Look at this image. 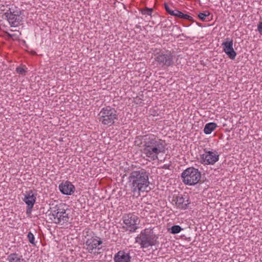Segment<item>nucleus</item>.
Here are the masks:
<instances>
[{
	"label": "nucleus",
	"instance_id": "6ab92c4d",
	"mask_svg": "<svg viewBox=\"0 0 262 262\" xmlns=\"http://www.w3.org/2000/svg\"><path fill=\"white\" fill-rule=\"evenodd\" d=\"M182 228L179 225H174L170 229V232L172 234H177L180 233Z\"/></svg>",
	"mask_w": 262,
	"mask_h": 262
},
{
	"label": "nucleus",
	"instance_id": "393cba45",
	"mask_svg": "<svg viewBox=\"0 0 262 262\" xmlns=\"http://www.w3.org/2000/svg\"><path fill=\"white\" fill-rule=\"evenodd\" d=\"M257 31L260 34L262 35V21H260L257 24Z\"/></svg>",
	"mask_w": 262,
	"mask_h": 262
},
{
	"label": "nucleus",
	"instance_id": "dca6fc26",
	"mask_svg": "<svg viewBox=\"0 0 262 262\" xmlns=\"http://www.w3.org/2000/svg\"><path fill=\"white\" fill-rule=\"evenodd\" d=\"M132 257L128 251L120 250L115 254L114 262H131Z\"/></svg>",
	"mask_w": 262,
	"mask_h": 262
},
{
	"label": "nucleus",
	"instance_id": "ddd939ff",
	"mask_svg": "<svg viewBox=\"0 0 262 262\" xmlns=\"http://www.w3.org/2000/svg\"><path fill=\"white\" fill-rule=\"evenodd\" d=\"M24 195L23 201L27 205V213H30L36 202V196L32 190L26 191Z\"/></svg>",
	"mask_w": 262,
	"mask_h": 262
},
{
	"label": "nucleus",
	"instance_id": "4be33fe9",
	"mask_svg": "<svg viewBox=\"0 0 262 262\" xmlns=\"http://www.w3.org/2000/svg\"><path fill=\"white\" fill-rule=\"evenodd\" d=\"M152 11V9L146 8L141 11V13L143 15L151 16Z\"/></svg>",
	"mask_w": 262,
	"mask_h": 262
},
{
	"label": "nucleus",
	"instance_id": "20e7f679",
	"mask_svg": "<svg viewBox=\"0 0 262 262\" xmlns=\"http://www.w3.org/2000/svg\"><path fill=\"white\" fill-rule=\"evenodd\" d=\"M98 120L103 125L111 126L118 119L115 108L110 106L103 107L98 114Z\"/></svg>",
	"mask_w": 262,
	"mask_h": 262
},
{
	"label": "nucleus",
	"instance_id": "cd10ccee",
	"mask_svg": "<svg viewBox=\"0 0 262 262\" xmlns=\"http://www.w3.org/2000/svg\"><path fill=\"white\" fill-rule=\"evenodd\" d=\"M177 12V15L175 16L176 17H177L178 18H182V16H183V13L182 12L180 11H178V12Z\"/></svg>",
	"mask_w": 262,
	"mask_h": 262
},
{
	"label": "nucleus",
	"instance_id": "c756f323",
	"mask_svg": "<svg viewBox=\"0 0 262 262\" xmlns=\"http://www.w3.org/2000/svg\"><path fill=\"white\" fill-rule=\"evenodd\" d=\"M169 14L171 15L174 16V10H171Z\"/></svg>",
	"mask_w": 262,
	"mask_h": 262
},
{
	"label": "nucleus",
	"instance_id": "7c9ffc66",
	"mask_svg": "<svg viewBox=\"0 0 262 262\" xmlns=\"http://www.w3.org/2000/svg\"><path fill=\"white\" fill-rule=\"evenodd\" d=\"M178 10L177 9H174V16H175L176 15H177V12H178Z\"/></svg>",
	"mask_w": 262,
	"mask_h": 262
},
{
	"label": "nucleus",
	"instance_id": "f03ea898",
	"mask_svg": "<svg viewBox=\"0 0 262 262\" xmlns=\"http://www.w3.org/2000/svg\"><path fill=\"white\" fill-rule=\"evenodd\" d=\"M129 186L131 191L138 195L141 192H148L150 190L148 173L144 169L132 171L128 178Z\"/></svg>",
	"mask_w": 262,
	"mask_h": 262
},
{
	"label": "nucleus",
	"instance_id": "aec40b11",
	"mask_svg": "<svg viewBox=\"0 0 262 262\" xmlns=\"http://www.w3.org/2000/svg\"><path fill=\"white\" fill-rule=\"evenodd\" d=\"M28 238L29 239V242L33 245H35L36 242L35 241V237L33 234L29 232L27 235Z\"/></svg>",
	"mask_w": 262,
	"mask_h": 262
},
{
	"label": "nucleus",
	"instance_id": "4468645a",
	"mask_svg": "<svg viewBox=\"0 0 262 262\" xmlns=\"http://www.w3.org/2000/svg\"><path fill=\"white\" fill-rule=\"evenodd\" d=\"M172 202L174 203L177 208L183 210L186 209L190 204L187 195L176 196L173 198Z\"/></svg>",
	"mask_w": 262,
	"mask_h": 262
},
{
	"label": "nucleus",
	"instance_id": "b1692460",
	"mask_svg": "<svg viewBox=\"0 0 262 262\" xmlns=\"http://www.w3.org/2000/svg\"><path fill=\"white\" fill-rule=\"evenodd\" d=\"M181 18L186 19V20H192L193 19L192 16H191L188 14H184V13H183V16H182Z\"/></svg>",
	"mask_w": 262,
	"mask_h": 262
},
{
	"label": "nucleus",
	"instance_id": "412c9836",
	"mask_svg": "<svg viewBox=\"0 0 262 262\" xmlns=\"http://www.w3.org/2000/svg\"><path fill=\"white\" fill-rule=\"evenodd\" d=\"M210 15V13L208 11H205L204 13H200L198 14V17L201 20H205L206 17Z\"/></svg>",
	"mask_w": 262,
	"mask_h": 262
},
{
	"label": "nucleus",
	"instance_id": "c85d7f7f",
	"mask_svg": "<svg viewBox=\"0 0 262 262\" xmlns=\"http://www.w3.org/2000/svg\"><path fill=\"white\" fill-rule=\"evenodd\" d=\"M7 35L10 38H13L15 36V35L14 34H10L9 33L7 32Z\"/></svg>",
	"mask_w": 262,
	"mask_h": 262
},
{
	"label": "nucleus",
	"instance_id": "9b49d317",
	"mask_svg": "<svg viewBox=\"0 0 262 262\" xmlns=\"http://www.w3.org/2000/svg\"><path fill=\"white\" fill-rule=\"evenodd\" d=\"M155 61L160 67L165 69L173 64V56L170 52L162 53L155 57Z\"/></svg>",
	"mask_w": 262,
	"mask_h": 262
},
{
	"label": "nucleus",
	"instance_id": "0eeeda50",
	"mask_svg": "<svg viewBox=\"0 0 262 262\" xmlns=\"http://www.w3.org/2000/svg\"><path fill=\"white\" fill-rule=\"evenodd\" d=\"M123 228L129 233H134L139 228V217L134 213L124 214L122 217Z\"/></svg>",
	"mask_w": 262,
	"mask_h": 262
},
{
	"label": "nucleus",
	"instance_id": "a878e982",
	"mask_svg": "<svg viewBox=\"0 0 262 262\" xmlns=\"http://www.w3.org/2000/svg\"><path fill=\"white\" fill-rule=\"evenodd\" d=\"M164 8L166 11V12L169 14V12L171 11L172 9L170 8V7L168 6V5L166 4H164Z\"/></svg>",
	"mask_w": 262,
	"mask_h": 262
},
{
	"label": "nucleus",
	"instance_id": "6e6552de",
	"mask_svg": "<svg viewBox=\"0 0 262 262\" xmlns=\"http://www.w3.org/2000/svg\"><path fill=\"white\" fill-rule=\"evenodd\" d=\"M102 241L98 236H93L86 239L84 248L87 252L93 255H98L101 253Z\"/></svg>",
	"mask_w": 262,
	"mask_h": 262
},
{
	"label": "nucleus",
	"instance_id": "39448f33",
	"mask_svg": "<svg viewBox=\"0 0 262 262\" xmlns=\"http://www.w3.org/2000/svg\"><path fill=\"white\" fill-rule=\"evenodd\" d=\"M181 177L184 184L192 186L199 182L201 174L198 169L194 167H189L182 172Z\"/></svg>",
	"mask_w": 262,
	"mask_h": 262
},
{
	"label": "nucleus",
	"instance_id": "f257e3e1",
	"mask_svg": "<svg viewBox=\"0 0 262 262\" xmlns=\"http://www.w3.org/2000/svg\"><path fill=\"white\" fill-rule=\"evenodd\" d=\"M165 152L166 146L163 140L152 134L144 137L143 153L148 161L159 160V156H163Z\"/></svg>",
	"mask_w": 262,
	"mask_h": 262
},
{
	"label": "nucleus",
	"instance_id": "f3484780",
	"mask_svg": "<svg viewBox=\"0 0 262 262\" xmlns=\"http://www.w3.org/2000/svg\"><path fill=\"white\" fill-rule=\"evenodd\" d=\"M8 262H22L24 260L22 255L16 253L9 254L7 258Z\"/></svg>",
	"mask_w": 262,
	"mask_h": 262
},
{
	"label": "nucleus",
	"instance_id": "5701e85b",
	"mask_svg": "<svg viewBox=\"0 0 262 262\" xmlns=\"http://www.w3.org/2000/svg\"><path fill=\"white\" fill-rule=\"evenodd\" d=\"M16 71L18 74L22 75H25L26 73V71L22 67H17L16 69Z\"/></svg>",
	"mask_w": 262,
	"mask_h": 262
},
{
	"label": "nucleus",
	"instance_id": "7ed1b4c3",
	"mask_svg": "<svg viewBox=\"0 0 262 262\" xmlns=\"http://www.w3.org/2000/svg\"><path fill=\"white\" fill-rule=\"evenodd\" d=\"M67 209L68 207L66 204H60L51 208L49 214V219L51 222L56 224H63L68 222L69 216L66 212Z\"/></svg>",
	"mask_w": 262,
	"mask_h": 262
},
{
	"label": "nucleus",
	"instance_id": "f8f14e48",
	"mask_svg": "<svg viewBox=\"0 0 262 262\" xmlns=\"http://www.w3.org/2000/svg\"><path fill=\"white\" fill-rule=\"evenodd\" d=\"M233 40L230 38H226V41L222 43L224 52L232 60H234L236 56V53L233 48Z\"/></svg>",
	"mask_w": 262,
	"mask_h": 262
},
{
	"label": "nucleus",
	"instance_id": "1a4fd4ad",
	"mask_svg": "<svg viewBox=\"0 0 262 262\" xmlns=\"http://www.w3.org/2000/svg\"><path fill=\"white\" fill-rule=\"evenodd\" d=\"M203 152L200 155V161L202 164L214 165L219 160L220 155L216 150L205 148Z\"/></svg>",
	"mask_w": 262,
	"mask_h": 262
},
{
	"label": "nucleus",
	"instance_id": "bb28decb",
	"mask_svg": "<svg viewBox=\"0 0 262 262\" xmlns=\"http://www.w3.org/2000/svg\"><path fill=\"white\" fill-rule=\"evenodd\" d=\"M164 8L166 11V12L169 14V12L171 11L172 9L170 8V7L168 6V5L166 4H164Z\"/></svg>",
	"mask_w": 262,
	"mask_h": 262
},
{
	"label": "nucleus",
	"instance_id": "2eb2a0df",
	"mask_svg": "<svg viewBox=\"0 0 262 262\" xmlns=\"http://www.w3.org/2000/svg\"><path fill=\"white\" fill-rule=\"evenodd\" d=\"M59 189L62 194L70 195L74 192L75 188L71 182L66 181L59 185Z\"/></svg>",
	"mask_w": 262,
	"mask_h": 262
},
{
	"label": "nucleus",
	"instance_id": "9d476101",
	"mask_svg": "<svg viewBox=\"0 0 262 262\" xmlns=\"http://www.w3.org/2000/svg\"><path fill=\"white\" fill-rule=\"evenodd\" d=\"M20 11L15 7H11L5 13V16L11 27L18 26L22 20Z\"/></svg>",
	"mask_w": 262,
	"mask_h": 262
},
{
	"label": "nucleus",
	"instance_id": "a211bd4d",
	"mask_svg": "<svg viewBox=\"0 0 262 262\" xmlns=\"http://www.w3.org/2000/svg\"><path fill=\"white\" fill-rule=\"evenodd\" d=\"M217 127V124L214 122L207 123L204 127V132L206 135H209L212 133Z\"/></svg>",
	"mask_w": 262,
	"mask_h": 262
},
{
	"label": "nucleus",
	"instance_id": "423d86ee",
	"mask_svg": "<svg viewBox=\"0 0 262 262\" xmlns=\"http://www.w3.org/2000/svg\"><path fill=\"white\" fill-rule=\"evenodd\" d=\"M156 241L155 237L151 234L150 230L145 229L135 237V243L139 244L141 248H146L155 245Z\"/></svg>",
	"mask_w": 262,
	"mask_h": 262
}]
</instances>
